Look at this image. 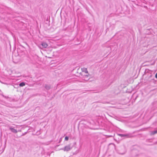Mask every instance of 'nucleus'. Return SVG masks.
Listing matches in <instances>:
<instances>
[{
	"instance_id": "f257e3e1",
	"label": "nucleus",
	"mask_w": 157,
	"mask_h": 157,
	"mask_svg": "<svg viewBox=\"0 0 157 157\" xmlns=\"http://www.w3.org/2000/svg\"><path fill=\"white\" fill-rule=\"evenodd\" d=\"M72 148L70 145H67L65 147L63 148H62L61 149L63 150L64 151H68L71 150Z\"/></svg>"
},
{
	"instance_id": "f03ea898",
	"label": "nucleus",
	"mask_w": 157,
	"mask_h": 157,
	"mask_svg": "<svg viewBox=\"0 0 157 157\" xmlns=\"http://www.w3.org/2000/svg\"><path fill=\"white\" fill-rule=\"evenodd\" d=\"M15 128V127H13L11 126H9V129L11 130V132L14 133H17V131L16 129L14 128Z\"/></svg>"
},
{
	"instance_id": "7ed1b4c3",
	"label": "nucleus",
	"mask_w": 157,
	"mask_h": 157,
	"mask_svg": "<svg viewBox=\"0 0 157 157\" xmlns=\"http://www.w3.org/2000/svg\"><path fill=\"white\" fill-rule=\"evenodd\" d=\"M41 45L42 46L43 48H46L48 46V44L45 42H42L41 43Z\"/></svg>"
},
{
	"instance_id": "20e7f679",
	"label": "nucleus",
	"mask_w": 157,
	"mask_h": 157,
	"mask_svg": "<svg viewBox=\"0 0 157 157\" xmlns=\"http://www.w3.org/2000/svg\"><path fill=\"white\" fill-rule=\"evenodd\" d=\"M82 71L83 72H85L87 74L88 73L87 68L83 67L82 68Z\"/></svg>"
},
{
	"instance_id": "39448f33",
	"label": "nucleus",
	"mask_w": 157,
	"mask_h": 157,
	"mask_svg": "<svg viewBox=\"0 0 157 157\" xmlns=\"http://www.w3.org/2000/svg\"><path fill=\"white\" fill-rule=\"evenodd\" d=\"M44 87H45V88L47 90H49L50 89V86L49 85H47V84H45V85Z\"/></svg>"
},
{
	"instance_id": "423d86ee",
	"label": "nucleus",
	"mask_w": 157,
	"mask_h": 157,
	"mask_svg": "<svg viewBox=\"0 0 157 157\" xmlns=\"http://www.w3.org/2000/svg\"><path fill=\"white\" fill-rule=\"evenodd\" d=\"M25 85V83L24 82H22L20 83L19 86L20 87H23Z\"/></svg>"
},
{
	"instance_id": "0eeeda50",
	"label": "nucleus",
	"mask_w": 157,
	"mask_h": 157,
	"mask_svg": "<svg viewBox=\"0 0 157 157\" xmlns=\"http://www.w3.org/2000/svg\"><path fill=\"white\" fill-rule=\"evenodd\" d=\"M119 135L121 137H123V136H127L128 135L127 134H119Z\"/></svg>"
},
{
	"instance_id": "6e6552de",
	"label": "nucleus",
	"mask_w": 157,
	"mask_h": 157,
	"mask_svg": "<svg viewBox=\"0 0 157 157\" xmlns=\"http://www.w3.org/2000/svg\"><path fill=\"white\" fill-rule=\"evenodd\" d=\"M88 79V75H86L85 76L84 80L86 81V80H87Z\"/></svg>"
},
{
	"instance_id": "1a4fd4ad",
	"label": "nucleus",
	"mask_w": 157,
	"mask_h": 157,
	"mask_svg": "<svg viewBox=\"0 0 157 157\" xmlns=\"http://www.w3.org/2000/svg\"><path fill=\"white\" fill-rule=\"evenodd\" d=\"M157 133V130H155L151 132L152 134H154Z\"/></svg>"
},
{
	"instance_id": "9d476101",
	"label": "nucleus",
	"mask_w": 157,
	"mask_h": 157,
	"mask_svg": "<svg viewBox=\"0 0 157 157\" xmlns=\"http://www.w3.org/2000/svg\"><path fill=\"white\" fill-rule=\"evenodd\" d=\"M68 137L66 136L65 137V140H66V141H67L68 140Z\"/></svg>"
},
{
	"instance_id": "9b49d317",
	"label": "nucleus",
	"mask_w": 157,
	"mask_h": 157,
	"mask_svg": "<svg viewBox=\"0 0 157 157\" xmlns=\"http://www.w3.org/2000/svg\"><path fill=\"white\" fill-rule=\"evenodd\" d=\"M155 77L157 78V73L155 75Z\"/></svg>"
},
{
	"instance_id": "f8f14e48",
	"label": "nucleus",
	"mask_w": 157,
	"mask_h": 157,
	"mask_svg": "<svg viewBox=\"0 0 157 157\" xmlns=\"http://www.w3.org/2000/svg\"><path fill=\"white\" fill-rule=\"evenodd\" d=\"M27 133V132H25L24 134H23L22 135V136H23L24 135H25V134L26 133Z\"/></svg>"
}]
</instances>
